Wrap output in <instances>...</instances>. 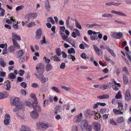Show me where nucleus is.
Instances as JSON below:
<instances>
[{
    "instance_id": "61",
    "label": "nucleus",
    "mask_w": 131,
    "mask_h": 131,
    "mask_svg": "<svg viewBox=\"0 0 131 131\" xmlns=\"http://www.w3.org/2000/svg\"><path fill=\"white\" fill-rule=\"evenodd\" d=\"M20 85L22 87H23L24 88H26L27 86L26 83L24 82H22Z\"/></svg>"
},
{
    "instance_id": "29",
    "label": "nucleus",
    "mask_w": 131,
    "mask_h": 131,
    "mask_svg": "<svg viewBox=\"0 0 131 131\" xmlns=\"http://www.w3.org/2000/svg\"><path fill=\"white\" fill-rule=\"evenodd\" d=\"M106 49L108 51L112 56L114 57H115V54L113 50L111 49L108 47H106Z\"/></svg>"
},
{
    "instance_id": "21",
    "label": "nucleus",
    "mask_w": 131,
    "mask_h": 131,
    "mask_svg": "<svg viewBox=\"0 0 131 131\" xmlns=\"http://www.w3.org/2000/svg\"><path fill=\"white\" fill-rule=\"evenodd\" d=\"M20 131H31V130L29 127L23 125L21 127Z\"/></svg>"
},
{
    "instance_id": "30",
    "label": "nucleus",
    "mask_w": 131,
    "mask_h": 131,
    "mask_svg": "<svg viewBox=\"0 0 131 131\" xmlns=\"http://www.w3.org/2000/svg\"><path fill=\"white\" fill-rule=\"evenodd\" d=\"M123 80L124 83L125 84H127L128 82V79L127 76L125 74H124L123 75Z\"/></svg>"
},
{
    "instance_id": "48",
    "label": "nucleus",
    "mask_w": 131,
    "mask_h": 131,
    "mask_svg": "<svg viewBox=\"0 0 131 131\" xmlns=\"http://www.w3.org/2000/svg\"><path fill=\"white\" fill-rule=\"evenodd\" d=\"M35 25V24L34 22H31L28 24L26 25V26L28 27H30Z\"/></svg>"
},
{
    "instance_id": "46",
    "label": "nucleus",
    "mask_w": 131,
    "mask_h": 131,
    "mask_svg": "<svg viewBox=\"0 0 131 131\" xmlns=\"http://www.w3.org/2000/svg\"><path fill=\"white\" fill-rule=\"evenodd\" d=\"M115 97L117 99H121L122 97L121 92L120 91H119L117 93Z\"/></svg>"
},
{
    "instance_id": "35",
    "label": "nucleus",
    "mask_w": 131,
    "mask_h": 131,
    "mask_svg": "<svg viewBox=\"0 0 131 131\" xmlns=\"http://www.w3.org/2000/svg\"><path fill=\"white\" fill-rule=\"evenodd\" d=\"M0 65L3 67H4L6 66V63L3 59H0Z\"/></svg>"
},
{
    "instance_id": "60",
    "label": "nucleus",
    "mask_w": 131,
    "mask_h": 131,
    "mask_svg": "<svg viewBox=\"0 0 131 131\" xmlns=\"http://www.w3.org/2000/svg\"><path fill=\"white\" fill-rule=\"evenodd\" d=\"M66 67V64L65 63L62 62L61 63L60 65V68L62 69H64Z\"/></svg>"
},
{
    "instance_id": "51",
    "label": "nucleus",
    "mask_w": 131,
    "mask_h": 131,
    "mask_svg": "<svg viewBox=\"0 0 131 131\" xmlns=\"http://www.w3.org/2000/svg\"><path fill=\"white\" fill-rule=\"evenodd\" d=\"M54 61H56L58 62H59L61 61L60 58L58 57L57 55H54Z\"/></svg>"
},
{
    "instance_id": "57",
    "label": "nucleus",
    "mask_w": 131,
    "mask_h": 131,
    "mask_svg": "<svg viewBox=\"0 0 131 131\" xmlns=\"http://www.w3.org/2000/svg\"><path fill=\"white\" fill-rule=\"evenodd\" d=\"M6 86L7 88L6 89V90H9L11 88L10 82H8L6 84Z\"/></svg>"
},
{
    "instance_id": "12",
    "label": "nucleus",
    "mask_w": 131,
    "mask_h": 131,
    "mask_svg": "<svg viewBox=\"0 0 131 131\" xmlns=\"http://www.w3.org/2000/svg\"><path fill=\"white\" fill-rule=\"evenodd\" d=\"M111 13L122 16H127L126 14L124 13L121 12L116 11L114 10H112L111 11Z\"/></svg>"
},
{
    "instance_id": "56",
    "label": "nucleus",
    "mask_w": 131,
    "mask_h": 131,
    "mask_svg": "<svg viewBox=\"0 0 131 131\" xmlns=\"http://www.w3.org/2000/svg\"><path fill=\"white\" fill-rule=\"evenodd\" d=\"M14 19L12 18L11 17L10 20L7 19L6 21L7 23L8 24H10L12 23V21L14 22Z\"/></svg>"
},
{
    "instance_id": "5",
    "label": "nucleus",
    "mask_w": 131,
    "mask_h": 131,
    "mask_svg": "<svg viewBox=\"0 0 131 131\" xmlns=\"http://www.w3.org/2000/svg\"><path fill=\"white\" fill-rule=\"evenodd\" d=\"M68 52L69 54L68 56V58L69 59H72L73 61H74L76 60V58L74 56L71 54H74L75 51L74 49L73 48H71L68 49Z\"/></svg>"
},
{
    "instance_id": "17",
    "label": "nucleus",
    "mask_w": 131,
    "mask_h": 131,
    "mask_svg": "<svg viewBox=\"0 0 131 131\" xmlns=\"http://www.w3.org/2000/svg\"><path fill=\"white\" fill-rule=\"evenodd\" d=\"M31 117L34 119H36L38 117V113L35 111H33L30 113Z\"/></svg>"
},
{
    "instance_id": "7",
    "label": "nucleus",
    "mask_w": 131,
    "mask_h": 131,
    "mask_svg": "<svg viewBox=\"0 0 131 131\" xmlns=\"http://www.w3.org/2000/svg\"><path fill=\"white\" fill-rule=\"evenodd\" d=\"M82 113L75 116L73 119V122L76 123H79L81 122L82 119Z\"/></svg>"
},
{
    "instance_id": "18",
    "label": "nucleus",
    "mask_w": 131,
    "mask_h": 131,
    "mask_svg": "<svg viewBox=\"0 0 131 131\" xmlns=\"http://www.w3.org/2000/svg\"><path fill=\"white\" fill-rule=\"evenodd\" d=\"M110 84L111 83H109L106 84L105 85L101 86L100 87V89L103 90L109 89L110 88L111 85Z\"/></svg>"
},
{
    "instance_id": "13",
    "label": "nucleus",
    "mask_w": 131,
    "mask_h": 131,
    "mask_svg": "<svg viewBox=\"0 0 131 131\" xmlns=\"http://www.w3.org/2000/svg\"><path fill=\"white\" fill-rule=\"evenodd\" d=\"M62 38L63 40L64 41L66 40V41L68 42H69L70 43H74V41L71 39L70 38H68V36H66L64 34L63 35H62L61 34Z\"/></svg>"
},
{
    "instance_id": "52",
    "label": "nucleus",
    "mask_w": 131,
    "mask_h": 131,
    "mask_svg": "<svg viewBox=\"0 0 131 131\" xmlns=\"http://www.w3.org/2000/svg\"><path fill=\"white\" fill-rule=\"evenodd\" d=\"M61 88L64 89L65 90L68 91H70L71 90V89L70 88L67 87L65 86H61Z\"/></svg>"
},
{
    "instance_id": "63",
    "label": "nucleus",
    "mask_w": 131,
    "mask_h": 131,
    "mask_svg": "<svg viewBox=\"0 0 131 131\" xmlns=\"http://www.w3.org/2000/svg\"><path fill=\"white\" fill-rule=\"evenodd\" d=\"M81 57L82 58L84 59H86V58L87 56L85 53H83L81 54Z\"/></svg>"
},
{
    "instance_id": "11",
    "label": "nucleus",
    "mask_w": 131,
    "mask_h": 131,
    "mask_svg": "<svg viewBox=\"0 0 131 131\" xmlns=\"http://www.w3.org/2000/svg\"><path fill=\"white\" fill-rule=\"evenodd\" d=\"M37 14L36 13H30L26 15V17L28 20L31 18L34 19L37 16Z\"/></svg>"
},
{
    "instance_id": "58",
    "label": "nucleus",
    "mask_w": 131,
    "mask_h": 131,
    "mask_svg": "<svg viewBox=\"0 0 131 131\" xmlns=\"http://www.w3.org/2000/svg\"><path fill=\"white\" fill-rule=\"evenodd\" d=\"M7 44L6 43L4 44H0V47L2 48H3L4 47L7 48Z\"/></svg>"
},
{
    "instance_id": "62",
    "label": "nucleus",
    "mask_w": 131,
    "mask_h": 131,
    "mask_svg": "<svg viewBox=\"0 0 131 131\" xmlns=\"http://www.w3.org/2000/svg\"><path fill=\"white\" fill-rule=\"evenodd\" d=\"M32 87L34 88H37L39 87L38 84L36 83H34L31 85Z\"/></svg>"
},
{
    "instance_id": "26",
    "label": "nucleus",
    "mask_w": 131,
    "mask_h": 131,
    "mask_svg": "<svg viewBox=\"0 0 131 131\" xmlns=\"http://www.w3.org/2000/svg\"><path fill=\"white\" fill-rule=\"evenodd\" d=\"M13 46H14L15 48H17L18 49H19L20 48V45L17 42L16 40L13 39Z\"/></svg>"
},
{
    "instance_id": "42",
    "label": "nucleus",
    "mask_w": 131,
    "mask_h": 131,
    "mask_svg": "<svg viewBox=\"0 0 131 131\" xmlns=\"http://www.w3.org/2000/svg\"><path fill=\"white\" fill-rule=\"evenodd\" d=\"M123 36V34L122 32H117L116 39H120Z\"/></svg>"
},
{
    "instance_id": "25",
    "label": "nucleus",
    "mask_w": 131,
    "mask_h": 131,
    "mask_svg": "<svg viewBox=\"0 0 131 131\" xmlns=\"http://www.w3.org/2000/svg\"><path fill=\"white\" fill-rule=\"evenodd\" d=\"M101 125L98 123H96L94 125V129L96 131H99L101 129Z\"/></svg>"
},
{
    "instance_id": "27",
    "label": "nucleus",
    "mask_w": 131,
    "mask_h": 131,
    "mask_svg": "<svg viewBox=\"0 0 131 131\" xmlns=\"http://www.w3.org/2000/svg\"><path fill=\"white\" fill-rule=\"evenodd\" d=\"M45 8L47 12L50 10V6L49 5V2L48 0L45 1Z\"/></svg>"
},
{
    "instance_id": "9",
    "label": "nucleus",
    "mask_w": 131,
    "mask_h": 131,
    "mask_svg": "<svg viewBox=\"0 0 131 131\" xmlns=\"http://www.w3.org/2000/svg\"><path fill=\"white\" fill-rule=\"evenodd\" d=\"M113 81L114 84V85H113L112 86V87L115 91H117L118 90V87H120L121 86V84L119 83H117L114 79L113 80Z\"/></svg>"
},
{
    "instance_id": "38",
    "label": "nucleus",
    "mask_w": 131,
    "mask_h": 131,
    "mask_svg": "<svg viewBox=\"0 0 131 131\" xmlns=\"http://www.w3.org/2000/svg\"><path fill=\"white\" fill-rule=\"evenodd\" d=\"M61 107L60 106H57L55 108V113L57 114L58 113H60L61 112Z\"/></svg>"
},
{
    "instance_id": "10",
    "label": "nucleus",
    "mask_w": 131,
    "mask_h": 131,
    "mask_svg": "<svg viewBox=\"0 0 131 131\" xmlns=\"http://www.w3.org/2000/svg\"><path fill=\"white\" fill-rule=\"evenodd\" d=\"M10 116L9 114H6L5 115V119L4 120V123L6 125L9 124L10 122Z\"/></svg>"
},
{
    "instance_id": "1",
    "label": "nucleus",
    "mask_w": 131,
    "mask_h": 131,
    "mask_svg": "<svg viewBox=\"0 0 131 131\" xmlns=\"http://www.w3.org/2000/svg\"><path fill=\"white\" fill-rule=\"evenodd\" d=\"M12 105L16 106L13 110L14 112L19 111L23 107L22 103L20 102L19 99L17 97H15L13 99Z\"/></svg>"
},
{
    "instance_id": "36",
    "label": "nucleus",
    "mask_w": 131,
    "mask_h": 131,
    "mask_svg": "<svg viewBox=\"0 0 131 131\" xmlns=\"http://www.w3.org/2000/svg\"><path fill=\"white\" fill-rule=\"evenodd\" d=\"M30 96L34 100V103H37V98L36 97L35 94L33 93H31L30 94Z\"/></svg>"
},
{
    "instance_id": "3",
    "label": "nucleus",
    "mask_w": 131,
    "mask_h": 131,
    "mask_svg": "<svg viewBox=\"0 0 131 131\" xmlns=\"http://www.w3.org/2000/svg\"><path fill=\"white\" fill-rule=\"evenodd\" d=\"M37 73L38 75H43L45 68L43 64L42 63L38 64L36 67Z\"/></svg>"
},
{
    "instance_id": "2",
    "label": "nucleus",
    "mask_w": 131,
    "mask_h": 131,
    "mask_svg": "<svg viewBox=\"0 0 131 131\" xmlns=\"http://www.w3.org/2000/svg\"><path fill=\"white\" fill-rule=\"evenodd\" d=\"M52 124L47 123L39 122L37 124V126L39 129L42 130H46L48 127H51Z\"/></svg>"
},
{
    "instance_id": "20",
    "label": "nucleus",
    "mask_w": 131,
    "mask_h": 131,
    "mask_svg": "<svg viewBox=\"0 0 131 131\" xmlns=\"http://www.w3.org/2000/svg\"><path fill=\"white\" fill-rule=\"evenodd\" d=\"M131 98L130 91L129 90L126 91L125 96V100L127 101H129L130 100Z\"/></svg>"
},
{
    "instance_id": "49",
    "label": "nucleus",
    "mask_w": 131,
    "mask_h": 131,
    "mask_svg": "<svg viewBox=\"0 0 131 131\" xmlns=\"http://www.w3.org/2000/svg\"><path fill=\"white\" fill-rule=\"evenodd\" d=\"M5 11V10L2 8L0 9V16H3L4 15Z\"/></svg>"
},
{
    "instance_id": "50",
    "label": "nucleus",
    "mask_w": 131,
    "mask_h": 131,
    "mask_svg": "<svg viewBox=\"0 0 131 131\" xmlns=\"http://www.w3.org/2000/svg\"><path fill=\"white\" fill-rule=\"evenodd\" d=\"M109 123L110 124L113 125H116L117 124L116 123L113 119H110Z\"/></svg>"
},
{
    "instance_id": "64",
    "label": "nucleus",
    "mask_w": 131,
    "mask_h": 131,
    "mask_svg": "<svg viewBox=\"0 0 131 131\" xmlns=\"http://www.w3.org/2000/svg\"><path fill=\"white\" fill-rule=\"evenodd\" d=\"M13 28L16 30H17L18 28V25L17 24H14L13 25Z\"/></svg>"
},
{
    "instance_id": "55",
    "label": "nucleus",
    "mask_w": 131,
    "mask_h": 131,
    "mask_svg": "<svg viewBox=\"0 0 131 131\" xmlns=\"http://www.w3.org/2000/svg\"><path fill=\"white\" fill-rule=\"evenodd\" d=\"M115 21L116 23H117L120 24H122L124 25H127V23L126 22H123L122 21H119L117 20H115Z\"/></svg>"
},
{
    "instance_id": "59",
    "label": "nucleus",
    "mask_w": 131,
    "mask_h": 131,
    "mask_svg": "<svg viewBox=\"0 0 131 131\" xmlns=\"http://www.w3.org/2000/svg\"><path fill=\"white\" fill-rule=\"evenodd\" d=\"M78 128L77 126L74 125L72 126V131H78Z\"/></svg>"
},
{
    "instance_id": "37",
    "label": "nucleus",
    "mask_w": 131,
    "mask_h": 131,
    "mask_svg": "<svg viewBox=\"0 0 131 131\" xmlns=\"http://www.w3.org/2000/svg\"><path fill=\"white\" fill-rule=\"evenodd\" d=\"M125 121L123 117L121 116L119 117L117 119L116 121L118 123H123Z\"/></svg>"
},
{
    "instance_id": "19",
    "label": "nucleus",
    "mask_w": 131,
    "mask_h": 131,
    "mask_svg": "<svg viewBox=\"0 0 131 131\" xmlns=\"http://www.w3.org/2000/svg\"><path fill=\"white\" fill-rule=\"evenodd\" d=\"M12 40L13 41V39L14 40H21V38L20 37L17 35L14 32H12Z\"/></svg>"
},
{
    "instance_id": "16",
    "label": "nucleus",
    "mask_w": 131,
    "mask_h": 131,
    "mask_svg": "<svg viewBox=\"0 0 131 131\" xmlns=\"http://www.w3.org/2000/svg\"><path fill=\"white\" fill-rule=\"evenodd\" d=\"M93 46L96 54L98 56H100L101 53H102V51L96 45H93Z\"/></svg>"
},
{
    "instance_id": "45",
    "label": "nucleus",
    "mask_w": 131,
    "mask_h": 131,
    "mask_svg": "<svg viewBox=\"0 0 131 131\" xmlns=\"http://www.w3.org/2000/svg\"><path fill=\"white\" fill-rule=\"evenodd\" d=\"M117 32H112L110 34V36L116 39Z\"/></svg>"
},
{
    "instance_id": "28",
    "label": "nucleus",
    "mask_w": 131,
    "mask_h": 131,
    "mask_svg": "<svg viewBox=\"0 0 131 131\" xmlns=\"http://www.w3.org/2000/svg\"><path fill=\"white\" fill-rule=\"evenodd\" d=\"M52 68V66L50 64H47L45 67V69L47 71H49Z\"/></svg>"
},
{
    "instance_id": "40",
    "label": "nucleus",
    "mask_w": 131,
    "mask_h": 131,
    "mask_svg": "<svg viewBox=\"0 0 131 131\" xmlns=\"http://www.w3.org/2000/svg\"><path fill=\"white\" fill-rule=\"evenodd\" d=\"M56 53L58 56H60L61 55V51L60 48H58L56 50Z\"/></svg>"
},
{
    "instance_id": "53",
    "label": "nucleus",
    "mask_w": 131,
    "mask_h": 131,
    "mask_svg": "<svg viewBox=\"0 0 131 131\" xmlns=\"http://www.w3.org/2000/svg\"><path fill=\"white\" fill-rule=\"evenodd\" d=\"M24 7V6L22 5L18 6L16 8V10L17 11H18L23 9Z\"/></svg>"
},
{
    "instance_id": "47",
    "label": "nucleus",
    "mask_w": 131,
    "mask_h": 131,
    "mask_svg": "<svg viewBox=\"0 0 131 131\" xmlns=\"http://www.w3.org/2000/svg\"><path fill=\"white\" fill-rule=\"evenodd\" d=\"M51 89L52 90L56 92L59 93L60 92V90L56 87L53 86L51 88Z\"/></svg>"
},
{
    "instance_id": "23",
    "label": "nucleus",
    "mask_w": 131,
    "mask_h": 131,
    "mask_svg": "<svg viewBox=\"0 0 131 131\" xmlns=\"http://www.w3.org/2000/svg\"><path fill=\"white\" fill-rule=\"evenodd\" d=\"M113 112L115 114L119 115L120 114L123 115V112L119 110H117L116 109H114L113 110Z\"/></svg>"
},
{
    "instance_id": "39",
    "label": "nucleus",
    "mask_w": 131,
    "mask_h": 131,
    "mask_svg": "<svg viewBox=\"0 0 131 131\" xmlns=\"http://www.w3.org/2000/svg\"><path fill=\"white\" fill-rule=\"evenodd\" d=\"M117 108L118 110L122 111L123 109V105L122 102H119L118 103Z\"/></svg>"
},
{
    "instance_id": "34",
    "label": "nucleus",
    "mask_w": 131,
    "mask_h": 131,
    "mask_svg": "<svg viewBox=\"0 0 131 131\" xmlns=\"http://www.w3.org/2000/svg\"><path fill=\"white\" fill-rule=\"evenodd\" d=\"M88 26L89 28H91L94 27H100L101 25L96 23H94L91 24H88Z\"/></svg>"
},
{
    "instance_id": "54",
    "label": "nucleus",
    "mask_w": 131,
    "mask_h": 131,
    "mask_svg": "<svg viewBox=\"0 0 131 131\" xmlns=\"http://www.w3.org/2000/svg\"><path fill=\"white\" fill-rule=\"evenodd\" d=\"M43 60L44 62L46 63H49L50 62V59H47L45 57H44L43 58Z\"/></svg>"
},
{
    "instance_id": "22",
    "label": "nucleus",
    "mask_w": 131,
    "mask_h": 131,
    "mask_svg": "<svg viewBox=\"0 0 131 131\" xmlns=\"http://www.w3.org/2000/svg\"><path fill=\"white\" fill-rule=\"evenodd\" d=\"M23 50H20L17 51L16 52V56L17 58H19L22 56L24 53Z\"/></svg>"
},
{
    "instance_id": "14",
    "label": "nucleus",
    "mask_w": 131,
    "mask_h": 131,
    "mask_svg": "<svg viewBox=\"0 0 131 131\" xmlns=\"http://www.w3.org/2000/svg\"><path fill=\"white\" fill-rule=\"evenodd\" d=\"M32 107L34 109H35L37 111H40L41 110V108L38 104V101L37 103H33Z\"/></svg>"
},
{
    "instance_id": "24",
    "label": "nucleus",
    "mask_w": 131,
    "mask_h": 131,
    "mask_svg": "<svg viewBox=\"0 0 131 131\" xmlns=\"http://www.w3.org/2000/svg\"><path fill=\"white\" fill-rule=\"evenodd\" d=\"M73 21H75V27L79 29H81L82 28V26L79 21L76 19H73Z\"/></svg>"
},
{
    "instance_id": "32",
    "label": "nucleus",
    "mask_w": 131,
    "mask_h": 131,
    "mask_svg": "<svg viewBox=\"0 0 131 131\" xmlns=\"http://www.w3.org/2000/svg\"><path fill=\"white\" fill-rule=\"evenodd\" d=\"M15 50V48L13 45L10 46L8 48V52L10 53L13 52Z\"/></svg>"
},
{
    "instance_id": "43",
    "label": "nucleus",
    "mask_w": 131,
    "mask_h": 131,
    "mask_svg": "<svg viewBox=\"0 0 131 131\" xmlns=\"http://www.w3.org/2000/svg\"><path fill=\"white\" fill-rule=\"evenodd\" d=\"M46 21L48 22H51L52 24H54V21L52 17H50L48 18Z\"/></svg>"
},
{
    "instance_id": "4",
    "label": "nucleus",
    "mask_w": 131,
    "mask_h": 131,
    "mask_svg": "<svg viewBox=\"0 0 131 131\" xmlns=\"http://www.w3.org/2000/svg\"><path fill=\"white\" fill-rule=\"evenodd\" d=\"M97 114L99 115V114L96 112L94 111L89 109L87 110L84 112L85 116L89 118H91L93 115L96 116Z\"/></svg>"
},
{
    "instance_id": "15",
    "label": "nucleus",
    "mask_w": 131,
    "mask_h": 131,
    "mask_svg": "<svg viewBox=\"0 0 131 131\" xmlns=\"http://www.w3.org/2000/svg\"><path fill=\"white\" fill-rule=\"evenodd\" d=\"M35 38L37 39H40L42 34V30L41 29H38L36 31Z\"/></svg>"
},
{
    "instance_id": "41",
    "label": "nucleus",
    "mask_w": 131,
    "mask_h": 131,
    "mask_svg": "<svg viewBox=\"0 0 131 131\" xmlns=\"http://www.w3.org/2000/svg\"><path fill=\"white\" fill-rule=\"evenodd\" d=\"M8 77L12 79H13L16 77V76L13 73H10L9 74Z\"/></svg>"
},
{
    "instance_id": "6",
    "label": "nucleus",
    "mask_w": 131,
    "mask_h": 131,
    "mask_svg": "<svg viewBox=\"0 0 131 131\" xmlns=\"http://www.w3.org/2000/svg\"><path fill=\"white\" fill-rule=\"evenodd\" d=\"M34 74L37 78L42 83H45L48 80V78L45 77L43 75H40L36 73H34Z\"/></svg>"
},
{
    "instance_id": "44",
    "label": "nucleus",
    "mask_w": 131,
    "mask_h": 131,
    "mask_svg": "<svg viewBox=\"0 0 131 131\" xmlns=\"http://www.w3.org/2000/svg\"><path fill=\"white\" fill-rule=\"evenodd\" d=\"M102 17H103L109 18L110 17H112L113 15L109 14H103L102 15Z\"/></svg>"
},
{
    "instance_id": "8",
    "label": "nucleus",
    "mask_w": 131,
    "mask_h": 131,
    "mask_svg": "<svg viewBox=\"0 0 131 131\" xmlns=\"http://www.w3.org/2000/svg\"><path fill=\"white\" fill-rule=\"evenodd\" d=\"M88 126L87 121L86 120H83L81 122V130L83 131L85 130Z\"/></svg>"
},
{
    "instance_id": "33",
    "label": "nucleus",
    "mask_w": 131,
    "mask_h": 131,
    "mask_svg": "<svg viewBox=\"0 0 131 131\" xmlns=\"http://www.w3.org/2000/svg\"><path fill=\"white\" fill-rule=\"evenodd\" d=\"M50 103L48 100H45L43 101V106L45 107L46 105H48L50 104Z\"/></svg>"
},
{
    "instance_id": "31",
    "label": "nucleus",
    "mask_w": 131,
    "mask_h": 131,
    "mask_svg": "<svg viewBox=\"0 0 131 131\" xmlns=\"http://www.w3.org/2000/svg\"><path fill=\"white\" fill-rule=\"evenodd\" d=\"M109 95L107 94H105L102 95L98 97L100 99H107L109 97Z\"/></svg>"
}]
</instances>
